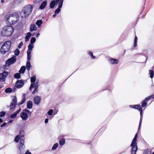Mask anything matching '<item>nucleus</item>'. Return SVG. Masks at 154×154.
I'll return each mask as SVG.
<instances>
[{
    "instance_id": "nucleus-1",
    "label": "nucleus",
    "mask_w": 154,
    "mask_h": 154,
    "mask_svg": "<svg viewBox=\"0 0 154 154\" xmlns=\"http://www.w3.org/2000/svg\"><path fill=\"white\" fill-rule=\"evenodd\" d=\"M25 132L23 130H21L19 131V135L16 136L14 139V141L18 143L19 140L20 143L19 150L21 152L22 149L25 148L24 143L25 138L24 137Z\"/></svg>"
},
{
    "instance_id": "nucleus-2",
    "label": "nucleus",
    "mask_w": 154,
    "mask_h": 154,
    "mask_svg": "<svg viewBox=\"0 0 154 154\" xmlns=\"http://www.w3.org/2000/svg\"><path fill=\"white\" fill-rule=\"evenodd\" d=\"M33 7L32 5H28L23 7L20 13V15L22 18H26L31 13Z\"/></svg>"
},
{
    "instance_id": "nucleus-3",
    "label": "nucleus",
    "mask_w": 154,
    "mask_h": 154,
    "mask_svg": "<svg viewBox=\"0 0 154 154\" xmlns=\"http://www.w3.org/2000/svg\"><path fill=\"white\" fill-rule=\"evenodd\" d=\"M14 32L13 27L11 26H7L4 27L1 33L2 36L9 37Z\"/></svg>"
},
{
    "instance_id": "nucleus-4",
    "label": "nucleus",
    "mask_w": 154,
    "mask_h": 154,
    "mask_svg": "<svg viewBox=\"0 0 154 154\" xmlns=\"http://www.w3.org/2000/svg\"><path fill=\"white\" fill-rule=\"evenodd\" d=\"M11 45V42L7 41L5 42L1 47L0 52L2 54H4L10 50Z\"/></svg>"
},
{
    "instance_id": "nucleus-5",
    "label": "nucleus",
    "mask_w": 154,
    "mask_h": 154,
    "mask_svg": "<svg viewBox=\"0 0 154 154\" xmlns=\"http://www.w3.org/2000/svg\"><path fill=\"white\" fill-rule=\"evenodd\" d=\"M137 134L136 133L130 145V146L132 147L131 151V153L132 154H136L138 149L137 143Z\"/></svg>"
},
{
    "instance_id": "nucleus-6",
    "label": "nucleus",
    "mask_w": 154,
    "mask_h": 154,
    "mask_svg": "<svg viewBox=\"0 0 154 154\" xmlns=\"http://www.w3.org/2000/svg\"><path fill=\"white\" fill-rule=\"evenodd\" d=\"M11 101L9 106H8L10 108V110H11L14 109L17 105V99L16 96H11Z\"/></svg>"
},
{
    "instance_id": "nucleus-7",
    "label": "nucleus",
    "mask_w": 154,
    "mask_h": 154,
    "mask_svg": "<svg viewBox=\"0 0 154 154\" xmlns=\"http://www.w3.org/2000/svg\"><path fill=\"white\" fill-rule=\"evenodd\" d=\"M12 15L11 18V23L10 24H15L18 21L19 19V16L18 14L16 13H13L11 14Z\"/></svg>"
},
{
    "instance_id": "nucleus-8",
    "label": "nucleus",
    "mask_w": 154,
    "mask_h": 154,
    "mask_svg": "<svg viewBox=\"0 0 154 154\" xmlns=\"http://www.w3.org/2000/svg\"><path fill=\"white\" fill-rule=\"evenodd\" d=\"M16 56L14 55L11 58L8 59L6 61V65L8 66H9L14 63L16 61Z\"/></svg>"
},
{
    "instance_id": "nucleus-9",
    "label": "nucleus",
    "mask_w": 154,
    "mask_h": 154,
    "mask_svg": "<svg viewBox=\"0 0 154 154\" xmlns=\"http://www.w3.org/2000/svg\"><path fill=\"white\" fill-rule=\"evenodd\" d=\"M34 46L33 45L29 44L28 46V50L27 51V60H30L31 58V51L32 50Z\"/></svg>"
},
{
    "instance_id": "nucleus-10",
    "label": "nucleus",
    "mask_w": 154,
    "mask_h": 154,
    "mask_svg": "<svg viewBox=\"0 0 154 154\" xmlns=\"http://www.w3.org/2000/svg\"><path fill=\"white\" fill-rule=\"evenodd\" d=\"M8 75V72L6 71H4L2 73H0V81L4 82Z\"/></svg>"
},
{
    "instance_id": "nucleus-11",
    "label": "nucleus",
    "mask_w": 154,
    "mask_h": 154,
    "mask_svg": "<svg viewBox=\"0 0 154 154\" xmlns=\"http://www.w3.org/2000/svg\"><path fill=\"white\" fill-rule=\"evenodd\" d=\"M63 2V0H60V1L58 4V8L54 11V13H55V14H57L59 13L61 10L60 8L62 7Z\"/></svg>"
},
{
    "instance_id": "nucleus-12",
    "label": "nucleus",
    "mask_w": 154,
    "mask_h": 154,
    "mask_svg": "<svg viewBox=\"0 0 154 154\" xmlns=\"http://www.w3.org/2000/svg\"><path fill=\"white\" fill-rule=\"evenodd\" d=\"M24 83L23 81L18 80L17 81L16 84V87L18 88H20L22 87L24 85Z\"/></svg>"
},
{
    "instance_id": "nucleus-13",
    "label": "nucleus",
    "mask_w": 154,
    "mask_h": 154,
    "mask_svg": "<svg viewBox=\"0 0 154 154\" xmlns=\"http://www.w3.org/2000/svg\"><path fill=\"white\" fill-rule=\"evenodd\" d=\"M60 1V0H55L51 1L50 3V8L52 9L54 8L56 4L58 3H59Z\"/></svg>"
},
{
    "instance_id": "nucleus-14",
    "label": "nucleus",
    "mask_w": 154,
    "mask_h": 154,
    "mask_svg": "<svg viewBox=\"0 0 154 154\" xmlns=\"http://www.w3.org/2000/svg\"><path fill=\"white\" fill-rule=\"evenodd\" d=\"M139 111L140 112V119L139 124L138 130H139L140 128L141 125V124L142 122V119H143V116L142 115L143 109H142V108L141 107L139 109Z\"/></svg>"
},
{
    "instance_id": "nucleus-15",
    "label": "nucleus",
    "mask_w": 154,
    "mask_h": 154,
    "mask_svg": "<svg viewBox=\"0 0 154 154\" xmlns=\"http://www.w3.org/2000/svg\"><path fill=\"white\" fill-rule=\"evenodd\" d=\"M39 81H37L35 83H31L30 87L29 88V90L31 91L32 88H33L34 87H39Z\"/></svg>"
},
{
    "instance_id": "nucleus-16",
    "label": "nucleus",
    "mask_w": 154,
    "mask_h": 154,
    "mask_svg": "<svg viewBox=\"0 0 154 154\" xmlns=\"http://www.w3.org/2000/svg\"><path fill=\"white\" fill-rule=\"evenodd\" d=\"M33 100L34 103L37 105H38L40 102L41 98L38 96H36L34 97Z\"/></svg>"
},
{
    "instance_id": "nucleus-17",
    "label": "nucleus",
    "mask_w": 154,
    "mask_h": 154,
    "mask_svg": "<svg viewBox=\"0 0 154 154\" xmlns=\"http://www.w3.org/2000/svg\"><path fill=\"white\" fill-rule=\"evenodd\" d=\"M20 116L23 120L26 121L28 118V116L25 112H22Z\"/></svg>"
},
{
    "instance_id": "nucleus-18",
    "label": "nucleus",
    "mask_w": 154,
    "mask_h": 154,
    "mask_svg": "<svg viewBox=\"0 0 154 154\" xmlns=\"http://www.w3.org/2000/svg\"><path fill=\"white\" fill-rule=\"evenodd\" d=\"M109 62L111 64H116L118 63L119 61L118 60L112 58L109 60Z\"/></svg>"
},
{
    "instance_id": "nucleus-19",
    "label": "nucleus",
    "mask_w": 154,
    "mask_h": 154,
    "mask_svg": "<svg viewBox=\"0 0 154 154\" xmlns=\"http://www.w3.org/2000/svg\"><path fill=\"white\" fill-rule=\"evenodd\" d=\"M37 28L35 24H32L30 25L29 28V31L31 32H32L36 30Z\"/></svg>"
},
{
    "instance_id": "nucleus-20",
    "label": "nucleus",
    "mask_w": 154,
    "mask_h": 154,
    "mask_svg": "<svg viewBox=\"0 0 154 154\" xmlns=\"http://www.w3.org/2000/svg\"><path fill=\"white\" fill-rule=\"evenodd\" d=\"M47 2V1H43L40 5L39 9H44L46 6Z\"/></svg>"
},
{
    "instance_id": "nucleus-21",
    "label": "nucleus",
    "mask_w": 154,
    "mask_h": 154,
    "mask_svg": "<svg viewBox=\"0 0 154 154\" xmlns=\"http://www.w3.org/2000/svg\"><path fill=\"white\" fill-rule=\"evenodd\" d=\"M129 106L134 109H137L138 110L140 108H141L140 106L139 105H130Z\"/></svg>"
},
{
    "instance_id": "nucleus-22",
    "label": "nucleus",
    "mask_w": 154,
    "mask_h": 154,
    "mask_svg": "<svg viewBox=\"0 0 154 154\" xmlns=\"http://www.w3.org/2000/svg\"><path fill=\"white\" fill-rule=\"evenodd\" d=\"M27 108L29 109H31L32 107V101H29L26 104Z\"/></svg>"
},
{
    "instance_id": "nucleus-23",
    "label": "nucleus",
    "mask_w": 154,
    "mask_h": 154,
    "mask_svg": "<svg viewBox=\"0 0 154 154\" xmlns=\"http://www.w3.org/2000/svg\"><path fill=\"white\" fill-rule=\"evenodd\" d=\"M31 36H32L31 33L30 32H28L27 33V35H26L25 37V42H27V41H28L29 40V38Z\"/></svg>"
},
{
    "instance_id": "nucleus-24",
    "label": "nucleus",
    "mask_w": 154,
    "mask_h": 154,
    "mask_svg": "<svg viewBox=\"0 0 154 154\" xmlns=\"http://www.w3.org/2000/svg\"><path fill=\"white\" fill-rule=\"evenodd\" d=\"M43 23V21L42 20H38L36 22V24L38 26V28H40L41 25Z\"/></svg>"
},
{
    "instance_id": "nucleus-25",
    "label": "nucleus",
    "mask_w": 154,
    "mask_h": 154,
    "mask_svg": "<svg viewBox=\"0 0 154 154\" xmlns=\"http://www.w3.org/2000/svg\"><path fill=\"white\" fill-rule=\"evenodd\" d=\"M25 69L26 67L25 66H23L21 67L19 71V72L21 74H23L24 72Z\"/></svg>"
},
{
    "instance_id": "nucleus-26",
    "label": "nucleus",
    "mask_w": 154,
    "mask_h": 154,
    "mask_svg": "<svg viewBox=\"0 0 154 154\" xmlns=\"http://www.w3.org/2000/svg\"><path fill=\"white\" fill-rule=\"evenodd\" d=\"M149 75L150 77L152 79L154 77V71L152 70H149Z\"/></svg>"
},
{
    "instance_id": "nucleus-27",
    "label": "nucleus",
    "mask_w": 154,
    "mask_h": 154,
    "mask_svg": "<svg viewBox=\"0 0 154 154\" xmlns=\"http://www.w3.org/2000/svg\"><path fill=\"white\" fill-rule=\"evenodd\" d=\"M29 60H27L26 64V69L28 71H29L30 70V68L31 65Z\"/></svg>"
},
{
    "instance_id": "nucleus-28",
    "label": "nucleus",
    "mask_w": 154,
    "mask_h": 154,
    "mask_svg": "<svg viewBox=\"0 0 154 154\" xmlns=\"http://www.w3.org/2000/svg\"><path fill=\"white\" fill-rule=\"evenodd\" d=\"M147 100H145V99L141 102V106L142 107H145L147 105Z\"/></svg>"
},
{
    "instance_id": "nucleus-29",
    "label": "nucleus",
    "mask_w": 154,
    "mask_h": 154,
    "mask_svg": "<svg viewBox=\"0 0 154 154\" xmlns=\"http://www.w3.org/2000/svg\"><path fill=\"white\" fill-rule=\"evenodd\" d=\"M36 81V76L35 75H34L31 78L30 81L31 83H33L35 82Z\"/></svg>"
},
{
    "instance_id": "nucleus-30",
    "label": "nucleus",
    "mask_w": 154,
    "mask_h": 154,
    "mask_svg": "<svg viewBox=\"0 0 154 154\" xmlns=\"http://www.w3.org/2000/svg\"><path fill=\"white\" fill-rule=\"evenodd\" d=\"M12 91V89L10 88H8L5 90V92L6 93H11Z\"/></svg>"
},
{
    "instance_id": "nucleus-31",
    "label": "nucleus",
    "mask_w": 154,
    "mask_h": 154,
    "mask_svg": "<svg viewBox=\"0 0 154 154\" xmlns=\"http://www.w3.org/2000/svg\"><path fill=\"white\" fill-rule=\"evenodd\" d=\"M21 76L20 73H17L14 75V77L16 79H19L20 78Z\"/></svg>"
},
{
    "instance_id": "nucleus-32",
    "label": "nucleus",
    "mask_w": 154,
    "mask_h": 154,
    "mask_svg": "<svg viewBox=\"0 0 154 154\" xmlns=\"http://www.w3.org/2000/svg\"><path fill=\"white\" fill-rule=\"evenodd\" d=\"M17 117V115L15 113L12 114L10 115V117L13 119L16 118Z\"/></svg>"
},
{
    "instance_id": "nucleus-33",
    "label": "nucleus",
    "mask_w": 154,
    "mask_h": 154,
    "mask_svg": "<svg viewBox=\"0 0 154 154\" xmlns=\"http://www.w3.org/2000/svg\"><path fill=\"white\" fill-rule=\"evenodd\" d=\"M25 101V97H24V98H23V99L22 100V101L20 102L17 103V105L19 106L20 105H22L23 104Z\"/></svg>"
},
{
    "instance_id": "nucleus-34",
    "label": "nucleus",
    "mask_w": 154,
    "mask_h": 154,
    "mask_svg": "<svg viewBox=\"0 0 154 154\" xmlns=\"http://www.w3.org/2000/svg\"><path fill=\"white\" fill-rule=\"evenodd\" d=\"M36 41V39L35 37H32L30 40V44L33 45V44Z\"/></svg>"
},
{
    "instance_id": "nucleus-35",
    "label": "nucleus",
    "mask_w": 154,
    "mask_h": 154,
    "mask_svg": "<svg viewBox=\"0 0 154 154\" xmlns=\"http://www.w3.org/2000/svg\"><path fill=\"white\" fill-rule=\"evenodd\" d=\"M144 154H151V152L150 149H146L144 152L143 153Z\"/></svg>"
},
{
    "instance_id": "nucleus-36",
    "label": "nucleus",
    "mask_w": 154,
    "mask_h": 154,
    "mask_svg": "<svg viewBox=\"0 0 154 154\" xmlns=\"http://www.w3.org/2000/svg\"><path fill=\"white\" fill-rule=\"evenodd\" d=\"M137 38L136 36H135V37L134 38V47H135L136 46H137Z\"/></svg>"
},
{
    "instance_id": "nucleus-37",
    "label": "nucleus",
    "mask_w": 154,
    "mask_h": 154,
    "mask_svg": "<svg viewBox=\"0 0 154 154\" xmlns=\"http://www.w3.org/2000/svg\"><path fill=\"white\" fill-rule=\"evenodd\" d=\"M65 143V140L64 139H62L59 141V143L60 146L64 145Z\"/></svg>"
},
{
    "instance_id": "nucleus-38",
    "label": "nucleus",
    "mask_w": 154,
    "mask_h": 154,
    "mask_svg": "<svg viewBox=\"0 0 154 154\" xmlns=\"http://www.w3.org/2000/svg\"><path fill=\"white\" fill-rule=\"evenodd\" d=\"M154 98V97L153 95H150L148 97H146L145 99L146 100L148 101L150 100L151 99H153Z\"/></svg>"
},
{
    "instance_id": "nucleus-39",
    "label": "nucleus",
    "mask_w": 154,
    "mask_h": 154,
    "mask_svg": "<svg viewBox=\"0 0 154 154\" xmlns=\"http://www.w3.org/2000/svg\"><path fill=\"white\" fill-rule=\"evenodd\" d=\"M14 54L16 56H18L20 53V51L17 48L16 49L14 52Z\"/></svg>"
},
{
    "instance_id": "nucleus-40",
    "label": "nucleus",
    "mask_w": 154,
    "mask_h": 154,
    "mask_svg": "<svg viewBox=\"0 0 154 154\" xmlns=\"http://www.w3.org/2000/svg\"><path fill=\"white\" fill-rule=\"evenodd\" d=\"M58 146V144L57 143H55L52 147V149L53 150L55 149Z\"/></svg>"
},
{
    "instance_id": "nucleus-41",
    "label": "nucleus",
    "mask_w": 154,
    "mask_h": 154,
    "mask_svg": "<svg viewBox=\"0 0 154 154\" xmlns=\"http://www.w3.org/2000/svg\"><path fill=\"white\" fill-rule=\"evenodd\" d=\"M136 55H143L144 56H145V57H146V61H145V63H146L147 60L148 59V57H147L145 55V54H143V53H138L137 54H136Z\"/></svg>"
},
{
    "instance_id": "nucleus-42",
    "label": "nucleus",
    "mask_w": 154,
    "mask_h": 154,
    "mask_svg": "<svg viewBox=\"0 0 154 154\" xmlns=\"http://www.w3.org/2000/svg\"><path fill=\"white\" fill-rule=\"evenodd\" d=\"M88 54L90 56L91 58L92 59H95V57L93 56V54L92 52H91V51H89L88 52Z\"/></svg>"
},
{
    "instance_id": "nucleus-43",
    "label": "nucleus",
    "mask_w": 154,
    "mask_h": 154,
    "mask_svg": "<svg viewBox=\"0 0 154 154\" xmlns=\"http://www.w3.org/2000/svg\"><path fill=\"white\" fill-rule=\"evenodd\" d=\"M53 113V110L52 109H50L48 112V114L49 116L52 115V113Z\"/></svg>"
},
{
    "instance_id": "nucleus-44",
    "label": "nucleus",
    "mask_w": 154,
    "mask_h": 154,
    "mask_svg": "<svg viewBox=\"0 0 154 154\" xmlns=\"http://www.w3.org/2000/svg\"><path fill=\"white\" fill-rule=\"evenodd\" d=\"M34 89L33 91L32 92V94H35L37 92L38 90V87H34Z\"/></svg>"
},
{
    "instance_id": "nucleus-45",
    "label": "nucleus",
    "mask_w": 154,
    "mask_h": 154,
    "mask_svg": "<svg viewBox=\"0 0 154 154\" xmlns=\"http://www.w3.org/2000/svg\"><path fill=\"white\" fill-rule=\"evenodd\" d=\"M11 14L10 15H8L6 18V21H8L9 20H10L11 21Z\"/></svg>"
},
{
    "instance_id": "nucleus-46",
    "label": "nucleus",
    "mask_w": 154,
    "mask_h": 154,
    "mask_svg": "<svg viewBox=\"0 0 154 154\" xmlns=\"http://www.w3.org/2000/svg\"><path fill=\"white\" fill-rule=\"evenodd\" d=\"M5 112L4 111H2L0 112V117H2L5 116Z\"/></svg>"
},
{
    "instance_id": "nucleus-47",
    "label": "nucleus",
    "mask_w": 154,
    "mask_h": 154,
    "mask_svg": "<svg viewBox=\"0 0 154 154\" xmlns=\"http://www.w3.org/2000/svg\"><path fill=\"white\" fill-rule=\"evenodd\" d=\"M23 111L28 113L30 116L31 114V112H30L28 109H25L23 110Z\"/></svg>"
},
{
    "instance_id": "nucleus-48",
    "label": "nucleus",
    "mask_w": 154,
    "mask_h": 154,
    "mask_svg": "<svg viewBox=\"0 0 154 154\" xmlns=\"http://www.w3.org/2000/svg\"><path fill=\"white\" fill-rule=\"evenodd\" d=\"M23 45V43L22 42H21L20 44H19V45L18 46V48H21L22 46Z\"/></svg>"
},
{
    "instance_id": "nucleus-49",
    "label": "nucleus",
    "mask_w": 154,
    "mask_h": 154,
    "mask_svg": "<svg viewBox=\"0 0 154 154\" xmlns=\"http://www.w3.org/2000/svg\"><path fill=\"white\" fill-rule=\"evenodd\" d=\"M21 110V108H20L18 110H17L16 112H15V113L17 115V114L19 113V112H20Z\"/></svg>"
},
{
    "instance_id": "nucleus-50",
    "label": "nucleus",
    "mask_w": 154,
    "mask_h": 154,
    "mask_svg": "<svg viewBox=\"0 0 154 154\" xmlns=\"http://www.w3.org/2000/svg\"><path fill=\"white\" fill-rule=\"evenodd\" d=\"M58 111V109H56L55 110H54V111L53 112V115H54L56 114L57 113Z\"/></svg>"
},
{
    "instance_id": "nucleus-51",
    "label": "nucleus",
    "mask_w": 154,
    "mask_h": 154,
    "mask_svg": "<svg viewBox=\"0 0 154 154\" xmlns=\"http://www.w3.org/2000/svg\"><path fill=\"white\" fill-rule=\"evenodd\" d=\"M6 124H7V123L6 122H4L2 125H1L0 127L1 128H2V127L5 126Z\"/></svg>"
},
{
    "instance_id": "nucleus-52",
    "label": "nucleus",
    "mask_w": 154,
    "mask_h": 154,
    "mask_svg": "<svg viewBox=\"0 0 154 154\" xmlns=\"http://www.w3.org/2000/svg\"><path fill=\"white\" fill-rule=\"evenodd\" d=\"M48 121V119H46L45 121V123H47Z\"/></svg>"
},
{
    "instance_id": "nucleus-53",
    "label": "nucleus",
    "mask_w": 154,
    "mask_h": 154,
    "mask_svg": "<svg viewBox=\"0 0 154 154\" xmlns=\"http://www.w3.org/2000/svg\"><path fill=\"white\" fill-rule=\"evenodd\" d=\"M25 154H31V153L29 152L28 150H27Z\"/></svg>"
},
{
    "instance_id": "nucleus-54",
    "label": "nucleus",
    "mask_w": 154,
    "mask_h": 154,
    "mask_svg": "<svg viewBox=\"0 0 154 154\" xmlns=\"http://www.w3.org/2000/svg\"><path fill=\"white\" fill-rule=\"evenodd\" d=\"M40 35V33L39 32L37 33L36 35V37L37 38Z\"/></svg>"
},
{
    "instance_id": "nucleus-55",
    "label": "nucleus",
    "mask_w": 154,
    "mask_h": 154,
    "mask_svg": "<svg viewBox=\"0 0 154 154\" xmlns=\"http://www.w3.org/2000/svg\"><path fill=\"white\" fill-rule=\"evenodd\" d=\"M56 14H55V13H54V14L53 15V17H54V18L55 17H56Z\"/></svg>"
},
{
    "instance_id": "nucleus-56",
    "label": "nucleus",
    "mask_w": 154,
    "mask_h": 154,
    "mask_svg": "<svg viewBox=\"0 0 154 154\" xmlns=\"http://www.w3.org/2000/svg\"><path fill=\"white\" fill-rule=\"evenodd\" d=\"M13 121V120H10L9 121V122H8V123H11Z\"/></svg>"
},
{
    "instance_id": "nucleus-57",
    "label": "nucleus",
    "mask_w": 154,
    "mask_h": 154,
    "mask_svg": "<svg viewBox=\"0 0 154 154\" xmlns=\"http://www.w3.org/2000/svg\"><path fill=\"white\" fill-rule=\"evenodd\" d=\"M23 98H24V97H25V99L26 100V96H25V94H23Z\"/></svg>"
},
{
    "instance_id": "nucleus-58",
    "label": "nucleus",
    "mask_w": 154,
    "mask_h": 154,
    "mask_svg": "<svg viewBox=\"0 0 154 154\" xmlns=\"http://www.w3.org/2000/svg\"><path fill=\"white\" fill-rule=\"evenodd\" d=\"M3 122V120L1 118H0V123Z\"/></svg>"
},
{
    "instance_id": "nucleus-59",
    "label": "nucleus",
    "mask_w": 154,
    "mask_h": 154,
    "mask_svg": "<svg viewBox=\"0 0 154 154\" xmlns=\"http://www.w3.org/2000/svg\"><path fill=\"white\" fill-rule=\"evenodd\" d=\"M4 0H1V3H4Z\"/></svg>"
},
{
    "instance_id": "nucleus-60",
    "label": "nucleus",
    "mask_w": 154,
    "mask_h": 154,
    "mask_svg": "<svg viewBox=\"0 0 154 154\" xmlns=\"http://www.w3.org/2000/svg\"><path fill=\"white\" fill-rule=\"evenodd\" d=\"M16 90V88H14L13 89V91H15Z\"/></svg>"
},
{
    "instance_id": "nucleus-61",
    "label": "nucleus",
    "mask_w": 154,
    "mask_h": 154,
    "mask_svg": "<svg viewBox=\"0 0 154 154\" xmlns=\"http://www.w3.org/2000/svg\"><path fill=\"white\" fill-rule=\"evenodd\" d=\"M152 69L153 70V71H154V66H153L152 67Z\"/></svg>"
},
{
    "instance_id": "nucleus-62",
    "label": "nucleus",
    "mask_w": 154,
    "mask_h": 154,
    "mask_svg": "<svg viewBox=\"0 0 154 154\" xmlns=\"http://www.w3.org/2000/svg\"><path fill=\"white\" fill-rule=\"evenodd\" d=\"M110 88H109V87H108L106 89L107 90H108Z\"/></svg>"
},
{
    "instance_id": "nucleus-63",
    "label": "nucleus",
    "mask_w": 154,
    "mask_h": 154,
    "mask_svg": "<svg viewBox=\"0 0 154 154\" xmlns=\"http://www.w3.org/2000/svg\"><path fill=\"white\" fill-rule=\"evenodd\" d=\"M34 35V34H33L32 35V36H33Z\"/></svg>"
},
{
    "instance_id": "nucleus-64",
    "label": "nucleus",
    "mask_w": 154,
    "mask_h": 154,
    "mask_svg": "<svg viewBox=\"0 0 154 154\" xmlns=\"http://www.w3.org/2000/svg\"><path fill=\"white\" fill-rule=\"evenodd\" d=\"M152 154H154V151L153 152Z\"/></svg>"
}]
</instances>
